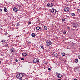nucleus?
<instances>
[{"label": "nucleus", "instance_id": "obj_10", "mask_svg": "<svg viewBox=\"0 0 80 80\" xmlns=\"http://www.w3.org/2000/svg\"><path fill=\"white\" fill-rule=\"evenodd\" d=\"M53 54L55 57H57V53L56 52H54Z\"/></svg>", "mask_w": 80, "mask_h": 80}, {"label": "nucleus", "instance_id": "obj_29", "mask_svg": "<svg viewBox=\"0 0 80 80\" xmlns=\"http://www.w3.org/2000/svg\"><path fill=\"white\" fill-rule=\"evenodd\" d=\"M78 58L80 59V55H78Z\"/></svg>", "mask_w": 80, "mask_h": 80}, {"label": "nucleus", "instance_id": "obj_28", "mask_svg": "<svg viewBox=\"0 0 80 80\" xmlns=\"http://www.w3.org/2000/svg\"><path fill=\"white\" fill-rule=\"evenodd\" d=\"M77 11L78 12H80V10L79 9H78Z\"/></svg>", "mask_w": 80, "mask_h": 80}, {"label": "nucleus", "instance_id": "obj_19", "mask_svg": "<svg viewBox=\"0 0 80 80\" xmlns=\"http://www.w3.org/2000/svg\"><path fill=\"white\" fill-rule=\"evenodd\" d=\"M1 42L2 43H4V42H5V40H2Z\"/></svg>", "mask_w": 80, "mask_h": 80}, {"label": "nucleus", "instance_id": "obj_13", "mask_svg": "<svg viewBox=\"0 0 80 80\" xmlns=\"http://www.w3.org/2000/svg\"><path fill=\"white\" fill-rule=\"evenodd\" d=\"M40 28L39 26H38L36 27V29L38 30H40Z\"/></svg>", "mask_w": 80, "mask_h": 80}, {"label": "nucleus", "instance_id": "obj_3", "mask_svg": "<svg viewBox=\"0 0 80 80\" xmlns=\"http://www.w3.org/2000/svg\"><path fill=\"white\" fill-rule=\"evenodd\" d=\"M50 12L52 13H55L57 12V10L55 9H51Z\"/></svg>", "mask_w": 80, "mask_h": 80}, {"label": "nucleus", "instance_id": "obj_27", "mask_svg": "<svg viewBox=\"0 0 80 80\" xmlns=\"http://www.w3.org/2000/svg\"><path fill=\"white\" fill-rule=\"evenodd\" d=\"M31 23H32V22H29V23H28L29 25H30Z\"/></svg>", "mask_w": 80, "mask_h": 80}, {"label": "nucleus", "instance_id": "obj_6", "mask_svg": "<svg viewBox=\"0 0 80 80\" xmlns=\"http://www.w3.org/2000/svg\"><path fill=\"white\" fill-rule=\"evenodd\" d=\"M16 77L17 78H22V76H20V74H17L16 75Z\"/></svg>", "mask_w": 80, "mask_h": 80}, {"label": "nucleus", "instance_id": "obj_14", "mask_svg": "<svg viewBox=\"0 0 80 80\" xmlns=\"http://www.w3.org/2000/svg\"><path fill=\"white\" fill-rule=\"evenodd\" d=\"M44 30H47V27L46 26H44Z\"/></svg>", "mask_w": 80, "mask_h": 80}, {"label": "nucleus", "instance_id": "obj_8", "mask_svg": "<svg viewBox=\"0 0 80 80\" xmlns=\"http://www.w3.org/2000/svg\"><path fill=\"white\" fill-rule=\"evenodd\" d=\"M27 53L25 52L22 53V55H23L24 57H25L26 56H27Z\"/></svg>", "mask_w": 80, "mask_h": 80}, {"label": "nucleus", "instance_id": "obj_40", "mask_svg": "<svg viewBox=\"0 0 80 80\" xmlns=\"http://www.w3.org/2000/svg\"><path fill=\"white\" fill-rule=\"evenodd\" d=\"M19 80H22V78L20 79Z\"/></svg>", "mask_w": 80, "mask_h": 80}, {"label": "nucleus", "instance_id": "obj_12", "mask_svg": "<svg viewBox=\"0 0 80 80\" xmlns=\"http://www.w3.org/2000/svg\"><path fill=\"white\" fill-rule=\"evenodd\" d=\"M41 47L42 49V50H43V49H44V47L43 46V45H41Z\"/></svg>", "mask_w": 80, "mask_h": 80}, {"label": "nucleus", "instance_id": "obj_20", "mask_svg": "<svg viewBox=\"0 0 80 80\" xmlns=\"http://www.w3.org/2000/svg\"><path fill=\"white\" fill-rule=\"evenodd\" d=\"M62 55L63 56H65V53H64V52L62 53Z\"/></svg>", "mask_w": 80, "mask_h": 80}, {"label": "nucleus", "instance_id": "obj_25", "mask_svg": "<svg viewBox=\"0 0 80 80\" xmlns=\"http://www.w3.org/2000/svg\"><path fill=\"white\" fill-rule=\"evenodd\" d=\"M25 75V74H24V73L22 74V77H23V75Z\"/></svg>", "mask_w": 80, "mask_h": 80}, {"label": "nucleus", "instance_id": "obj_9", "mask_svg": "<svg viewBox=\"0 0 80 80\" xmlns=\"http://www.w3.org/2000/svg\"><path fill=\"white\" fill-rule=\"evenodd\" d=\"M31 35H32V37H35V36H36L35 33H32V34H31Z\"/></svg>", "mask_w": 80, "mask_h": 80}, {"label": "nucleus", "instance_id": "obj_11", "mask_svg": "<svg viewBox=\"0 0 80 80\" xmlns=\"http://www.w3.org/2000/svg\"><path fill=\"white\" fill-rule=\"evenodd\" d=\"M58 78H61L62 77V75L60 74H58Z\"/></svg>", "mask_w": 80, "mask_h": 80}, {"label": "nucleus", "instance_id": "obj_22", "mask_svg": "<svg viewBox=\"0 0 80 80\" xmlns=\"http://www.w3.org/2000/svg\"><path fill=\"white\" fill-rule=\"evenodd\" d=\"M56 75H59L60 74V73L59 72H56Z\"/></svg>", "mask_w": 80, "mask_h": 80}, {"label": "nucleus", "instance_id": "obj_7", "mask_svg": "<svg viewBox=\"0 0 80 80\" xmlns=\"http://www.w3.org/2000/svg\"><path fill=\"white\" fill-rule=\"evenodd\" d=\"M13 10L14 11V12H17L18 11V9L16 8H13Z\"/></svg>", "mask_w": 80, "mask_h": 80}, {"label": "nucleus", "instance_id": "obj_26", "mask_svg": "<svg viewBox=\"0 0 80 80\" xmlns=\"http://www.w3.org/2000/svg\"><path fill=\"white\" fill-rule=\"evenodd\" d=\"M21 60H24V58H21Z\"/></svg>", "mask_w": 80, "mask_h": 80}, {"label": "nucleus", "instance_id": "obj_39", "mask_svg": "<svg viewBox=\"0 0 80 80\" xmlns=\"http://www.w3.org/2000/svg\"><path fill=\"white\" fill-rule=\"evenodd\" d=\"M8 46V44H6V47H7Z\"/></svg>", "mask_w": 80, "mask_h": 80}, {"label": "nucleus", "instance_id": "obj_21", "mask_svg": "<svg viewBox=\"0 0 80 80\" xmlns=\"http://www.w3.org/2000/svg\"><path fill=\"white\" fill-rule=\"evenodd\" d=\"M16 25L17 26H18V27L19 26H20V24L19 23H18Z\"/></svg>", "mask_w": 80, "mask_h": 80}, {"label": "nucleus", "instance_id": "obj_5", "mask_svg": "<svg viewBox=\"0 0 80 80\" xmlns=\"http://www.w3.org/2000/svg\"><path fill=\"white\" fill-rule=\"evenodd\" d=\"M48 7H52L53 6V4L52 3H49L47 5Z\"/></svg>", "mask_w": 80, "mask_h": 80}, {"label": "nucleus", "instance_id": "obj_4", "mask_svg": "<svg viewBox=\"0 0 80 80\" xmlns=\"http://www.w3.org/2000/svg\"><path fill=\"white\" fill-rule=\"evenodd\" d=\"M65 12H68L69 10V8L68 7H66L64 9Z\"/></svg>", "mask_w": 80, "mask_h": 80}, {"label": "nucleus", "instance_id": "obj_17", "mask_svg": "<svg viewBox=\"0 0 80 80\" xmlns=\"http://www.w3.org/2000/svg\"><path fill=\"white\" fill-rule=\"evenodd\" d=\"M71 15H72V17H75V13H72L71 14Z\"/></svg>", "mask_w": 80, "mask_h": 80}, {"label": "nucleus", "instance_id": "obj_34", "mask_svg": "<svg viewBox=\"0 0 80 80\" xmlns=\"http://www.w3.org/2000/svg\"><path fill=\"white\" fill-rule=\"evenodd\" d=\"M48 70H51V69H50V68H49Z\"/></svg>", "mask_w": 80, "mask_h": 80}, {"label": "nucleus", "instance_id": "obj_16", "mask_svg": "<svg viewBox=\"0 0 80 80\" xmlns=\"http://www.w3.org/2000/svg\"><path fill=\"white\" fill-rule=\"evenodd\" d=\"M75 62L76 63H77L78 62V59H76L75 60Z\"/></svg>", "mask_w": 80, "mask_h": 80}, {"label": "nucleus", "instance_id": "obj_37", "mask_svg": "<svg viewBox=\"0 0 80 80\" xmlns=\"http://www.w3.org/2000/svg\"><path fill=\"white\" fill-rule=\"evenodd\" d=\"M70 27H68V29H70Z\"/></svg>", "mask_w": 80, "mask_h": 80}, {"label": "nucleus", "instance_id": "obj_41", "mask_svg": "<svg viewBox=\"0 0 80 80\" xmlns=\"http://www.w3.org/2000/svg\"><path fill=\"white\" fill-rule=\"evenodd\" d=\"M0 10H1V11H2V9H0Z\"/></svg>", "mask_w": 80, "mask_h": 80}, {"label": "nucleus", "instance_id": "obj_38", "mask_svg": "<svg viewBox=\"0 0 80 80\" xmlns=\"http://www.w3.org/2000/svg\"><path fill=\"white\" fill-rule=\"evenodd\" d=\"M73 80H78L77 79H74Z\"/></svg>", "mask_w": 80, "mask_h": 80}, {"label": "nucleus", "instance_id": "obj_2", "mask_svg": "<svg viewBox=\"0 0 80 80\" xmlns=\"http://www.w3.org/2000/svg\"><path fill=\"white\" fill-rule=\"evenodd\" d=\"M46 43L47 46H50V45H52V42L48 40L46 42Z\"/></svg>", "mask_w": 80, "mask_h": 80}, {"label": "nucleus", "instance_id": "obj_35", "mask_svg": "<svg viewBox=\"0 0 80 80\" xmlns=\"http://www.w3.org/2000/svg\"><path fill=\"white\" fill-rule=\"evenodd\" d=\"M64 18H65L66 19V18H68V17H65Z\"/></svg>", "mask_w": 80, "mask_h": 80}, {"label": "nucleus", "instance_id": "obj_24", "mask_svg": "<svg viewBox=\"0 0 80 80\" xmlns=\"http://www.w3.org/2000/svg\"><path fill=\"white\" fill-rule=\"evenodd\" d=\"M65 17H67V16H63L62 17L63 18H65Z\"/></svg>", "mask_w": 80, "mask_h": 80}, {"label": "nucleus", "instance_id": "obj_1", "mask_svg": "<svg viewBox=\"0 0 80 80\" xmlns=\"http://www.w3.org/2000/svg\"><path fill=\"white\" fill-rule=\"evenodd\" d=\"M33 62L34 63H38L39 62V59L37 58H35L33 60Z\"/></svg>", "mask_w": 80, "mask_h": 80}, {"label": "nucleus", "instance_id": "obj_18", "mask_svg": "<svg viewBox=\"0 0 80 80\" xmlns=\"http://www.w3.org/2000/svg\"><path fill=\"white\" fill-rule=\"evenodd\" d=\"M74 26L75 27H77L78 26V24H75L74 25Z\"/></svg>", "mask_w": 80, "mask_h": 80}, {"label": "nucleus", "instance_id": "obj_36", "mask_svg": "<svg viewBox=\"0 0 80 80\" xmlns=\"http://www.w3.org/2000/svg\"><path fill=\"white\" fill-rule=\"evenodd\" d=\"M42 28H40V29H39V30H42Z\"/></svg>", "mask_w": 80, "mask_h": 80}, {"label": "nucleus", "instance_id": "obj_32", "mask_svg": "<svg viewBox=\"0 0 80 80\" xmlns=\"http://www.w3.org/2000/svg\"><path fill=\"white\" fill-rule=\"evenodd\" d=\"M14 52V51H13V49H12V51H11V52Z\"/></svg>", "mask_w": 80, "mask_h": 80}, {"label": "nucleus", "instance_id": "obj_15", "mask_svg": "<svg viewBox=\"0 0 80 80\" xmlns=\"http://www.w3.org/2000/svg\"><path fill=\"white\" fill-rule=\"evenodd\" d=\"M4 12H8V10H7V9L6 8H5L4 9Z\"/></svg>", "mask_w": 80, "mask_h": 80}, {"label": "nucleus", "instance_id": "obj_30", "mask_svg": "<svg viewBox=\"0 0 80 80\" xmlns=\"http://www.w3.org/2000/svg\"><path fill=\"white\" fill-rule=\"evenodd\" d=\"M64 34H66V32H63Z\"/></svg>", "mask_w": 80, "mask_h": 80}, {"label": "nucleus", "instance_id": "obj_23", "mask_svg": "<svg viewBox=\"0 0 80 80\" xmlns=\"http://www.w3.org/2000/svg\"><path fill=\"white\" fill-rule=\"evenodd\" d=\"M65 19H62V22H65Z\"/></svg>", "mask_w": 80, "mask_h": 80}, {"label": "nucleus", "instance_id": "obj_31", "mask_svg": "<svg viewBox=\"0 0 80 80\" xmlns=\"http://www.w3.org/2000/svg\"><path fill=\"white\" fill-rule=\"evenodd\" d=\"M28 43H29V44H31V42L29 41L28 42Z\"/></svg>", "mask_w": 80, "mask_h": 80}, {"label": "nucleus", "instance_id": "obj_33", "mask_svg": "<svg viewBox=\"0 0 80 80\" xmlns=\"http://www.w3.org/2000/svg\"><path fill=\"white\" fill-rule=\"evenodd\" d=\"M15 61L16 62H18V59H16Z\"/></svg>", "mask_w": 80, "mask_h": 80}]
</instances>
